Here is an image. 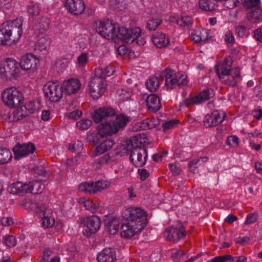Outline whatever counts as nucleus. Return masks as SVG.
<instances>
[{
  "instance_id": "nucleus-1",
  "label": "nucleus",
  "mask_w": 262,
  "mask_h": 262,
  "mask_svg": "<svg viewBox=\"0 0 262 262\" xmlns=\"http://www.w3.org/2000/svg\"><path fill=\"white\" fill-rule=\"evenodd\" d=\"M130 120L129 117L124 115H117L115 120H110L100 124L97 127V133L89 134L87 139L95 144H98L106 136L116 134L120 130L123 129Z\"/></svg>"
},
{
  "instance_id": "nucleus-2",
  "label": "nucleus",
  "mask_w": 262,
  "mask_h": 262,
  "mask_svg": "<svg viewBox=\"0 0 262 262\" xmlns=\"http://www.w3.org/2000/svg\"><path fill=\"white\" fill-rule=\"evenodd\" d=\"M22 17L3 23L0 26V45H11L17 41L22 35Z\"/></svg>"
},
{
  "instance_id": "nucleus-3",
  "label": "nucleus",
  "mask_w": 262,
  "mask_h": 262,
  "mask_svg": "<svg viewBox=\"0 0 262 262\" xmlns=\"http://www.w3.org/2000/svg\"><path fill=\"white\" fill-rule=\"evenodd\" d=\"M136 137L126 140L122 145L123 149L130 152L129 158L136 167H143L147 158V151L140 145Z\"/></svg>"
},
{
  "instance_id": "nucleus-4",
  "label": "nucleus",
  "mask_w": 262,
  "mask_h": 262,
  "mask_svg": "<svg viewBox=\"0 0 262 262\" xmlns=\"http://www.w3.org/2000/svg\"><path fill=\"white\" fill-rule=\"evenodd\" d=\"M147 214L146 212L140 208L129 207L126 209L122 215L123 219L126 222H131L136 226L139 225L142 229L146 226L147 222L146 220Z\"/></svg>"
},
{
  "instance_id": "nucleus-5",
  "label": "nucleus",
  "mask_w": 262,
  "mask_h": 262,
  "mask_svg": "<svg viewBox=\"0 0 262 262\" xmlns=\"http://www.w3.org/2000/svg\"><path fill=\"white\" fill-rule=\"evenodd\" d=\"M19 72L16 61L13 58H6L0 63V76L6 80L16 79Z\"/></svg>"
},
{
  "instance_id": "nucleus-6",
  "label": "nucleus",
  "mask_w": 262,
  "mask_h": 262,
  "mask_svg": "<svg viewBox=\"0 0 262 262\" xmlns=\"http://www.w3.org/2000/svg\"><path fill=\"white\" fill-rule=\"evenodd\" d=\"M4 103L9 107L19 106L24 101V95L16 88L12 87L6 89L2 93Z\"/></svg>"
},
{
  "instance_id": "nucleus-7",
  "label": "nucleus",
  "mask_w": 262,
  "mask_h": 262,
  "mask_svg": "<svg viewBox=\"0 0 262 262\" xmlns=\"http://www.w3.org/2000/svg\"><path fill=\"white\" fill-rule=\"evenodd\" d=\"M43 91L45 96L50 101L57 102L62 96V86L57 81H50L44 86Z\"/></svg>"
},
{
  "instance_id": "nucleus-8",
  "label": "nucleus",
  "mask_w": 262,
  "mask_h": 262,
  "mask_svg": "<svg viewBox=\"0 0 262 262\" xmlns=\"http://www.w3.org/2000/svg\"><path fill=\"white\" fill-rule=\"evenodd\" d=\"M96 30L98 33L104 38L108 39H115L117 24H113L112 21L107 20L100 21L96 25Z\"/></svg>"
},
{
  "instance_id": "nucleus-9",
  "label": "nucleus",
  "mask_w": 262,
  "mask_h": 262,
  "mask_svg": "<svg viewBox=\"0 0 262 262\" xmlns=\"http://www.w3.org/2000/svg\"><path fill=\"white\" fill-rule=\"evenodd\" d=\"M166 239L174 242L183 239L187 235L183 224L179 221L175 226L167 228L164 233Z\"/></svg>"
},
{
  "instance_id": "nucleus-10",
  "label": "nucleus",
  "mask_w": 262,
  "mask_h": 262,
  "mask_svg": "<svg viewBox=\"0 0 262 262\" xmlns=\"http://www.w3.org/2000/svg\"><path fill=\"white\" fill-rule=\"evenodd\" d=\"M89 87L91 96L94 99H97L101 97L106 91L105 80L95 76L90 81Z\"/></svg>"
},
{
  "instance_id": "nucleus-11",
  "label": "nucleus",
  "mask_w": 262,
  "mask_h": 262,
  "mask_svg": "<svg viewBox=\"0 0 262 262\" xmlns=\"http://www.w3.org/2000/svg\"><path fill=\"white\" fill-rule=\"evenodd\" d=\"M116 36L115 38L120 39L127 43H134V40L137 37V34L141 33L139 27L133 29H128L123 27H120L117 24L116 29Z\"/></svg>"
},
{
  "instance_id": "nucleus-12",
  "label": "nucleus",
  "mask_w": 262,
  "mask_h": 262,
  "mask_svg": "<svg viewBox=\"0 0 262 262\" xmlns=\"http://www.w3.org/2000/svg\"><path fill=\"white\" fill-rule=\"evenodd\" d=\"M36 213L41 219L42 226L45 228H51L55 224L54 219L51 216L52 211L47 208L46 204L37 203Z\"/></svg>"
},
{
  "instance_id": "nucleus-13",
  "label": "nucleus",
  "mask_w": 262,
  "mask_h": 262,
  "mask_svg": "<svg viewBox=\"0 0 262 262\" xmlns=\"http://www.w3.org/2000/svg\"><path fill=\"white\" fill-rule=\"evenodd\" d=\"M214 95V91L211 89H207L202 91L194 97L184 100L183 103L186 106L200 104L209 100Z\"/></svg>"
},
{
  "instance_id": "nucleus-14",
  "label": "nucleus",
  "mask_w": 262,
  "mask_h": 262,
  "mask_svg": "<svg viewBox=\"0 0 262 262\" xmlns=\"http://www.w3.org/2000/svg\"><path fill=\"white\" fill-rule=\"evenodd\" d=\"M39 63V60L36 56L31 53H28L21 57L19 66L23 70L32 73L37 69Z\"/></svg>"
},
{
  "instance_id": "nucleus-15",
  "label": "nucleus",
  "mask_w": 262,
  "mask_h": 262,
  "mask_svg": "<svg viewBox=\"0 0 262 262\" xmlns=\"http://www.w3.org/2000/svg\"><path fill=\"white\" fill-rule=\"evenodd\" d=\"M108 186L106 181H99L94 183L83 182L79 186V190L81 192L90 193H95L97 191H100Z\"/></svg>"
},
{
  "instance_id": "nucleus-16",
  "label": "nucleus",
  "mask_w": 262,
  "mask_h": 262,
  "mask_svg": "<svg viewBox=\"0 0 262 262\" xmlns=\"http://www.w3.org/2000/svg\"><path fill=\"white\" fill-rule=\"evenodd\" d=\"M116 115V112L114 108L110 106H103L95 111L93 118L94 122L98 123L106 121Z\"/></svg>"
},
{
  "instance_id": "nucleus-17",
  "label": "nucleus",
  "mask_w": 262,
  "mask_h": 262,
  "mask_svg": "<svg viewBox=\"0 0 262 262\" xmlns=\"http://www.w3.org/2000/svg\"><path fill=\"white\" fill-rule=\"evenodd\" d=\"M233 60L230 57L225 58L223 61L219 63L215 66V71L220 79H224L226 76L232 72Z\"/></svg>"
},
{
  "instance_id": "nucleus-18",
  "label": "nucleus",
  "mask_w": 262,
  "mask_h": 262,
  "mask_svg": "<svg viewBox=\"0 0 262 262\" xmlns=\"http://www.w3.org/2000/svg\"><path fill=\"white\" fill-rule=\"evenodd\" d=\"M224 112L215 111L211 115L207 114L204 119V124L206 127L216 126L221 123L225 118Z\"/></svg>"
},
{
  "instance_id": "nucleus-19",
  "label": "nucleus",
  "mask_w": 262,
  "mask_h": 262,
  "mask_svg": "<svg viewBox=\"0 0 262 262\" xmlns=\"http://www.w3.org/2000/svg\"><path fill=\"white\" fill-rule=\"evenodd\" d=\"M83 224L84 227L86 228L85 229L86 236H89L92 234L95 233L99 230L101 226V221L98 216L93 215L83 219Z\"/></svg>"
},
{
  "instance_id": "nucleus-20",
  "label": "nucleus",
  "mask_w": 262,
  "mask_h": 262,
  "mask_svg": "<svg viewBox=\"0 0 262 262\" xmlns=\"http://www.w3.org/2000/svg\"><path fill=\"white\" fill-rule=\"evenodd\" d=\"M35 150L34 145L31 143L28 144H17L13 148L14 158L15 159H20L23 157L33 153Z\"/></svg>"
},
{
  "instance_id": "nucleus-21",
  "label": "nucleus",
  "mask_w": 262,
  "mask_h": 262,
  "mask_svg": "<svg viewBox=\"0 0 262 262\" xmlns=\"http://www.w3.org/2000/svg\"><path fill=\"white\" fill-rule=\"evenodd\" d=\"M64 6L68 12L76 15L82 14L85 9L83 0H65Z\"/></svg>"
},
{
  "instance_id": "nucleus-22",
  "label": "nucleus",
  "mask_w": 262,
  "mask_h": 262,
  "mask_svg": "<svg viewBox=\"0 0 262 262\" xmlns=\"http://www.w3.org/2000/svg\"><path fill=\"white\" fill-rule=\"evenodd\" d=\"M133 222H126L123 224L121 228V234L122 237L125 238H130L135 234L140 232L143 229L139 225L136 226L133 224Z\"/></svg>"
},
{
  "instance_id": "nucleus-23",
  "label": "nucleus",
  "mask_w": 262,
  "mask_h": 262,
  "mask_svg": "<svg viewBox=\"0 0 262 262\" xmlns=\"http://www.w3.org/2000/svg\"><path fill=\"white\" fill-rule=\"evenodd\" d=\"M241 69L236 67L232 70L229 75L226 76L224 79H222V83L226 85L235 87L241 80Z\"/></svg>"
},
{
  "instance_id": "nucleus-24",
  "label": "nucleus",
  "mask_w": 262,
  "mask_h": 262,
  "mask_svg": "<svg viewBox=\"0 0 262 262\" xmlns=\"http://www.w3.org/2000/svg\"><path fill=\"white\" fill-rule=\"evenodd\" d=\"M8 190L12 194L23 196L27 193H30L29 183H23L19 182L13 183L9 186Z\"/></svg>"
},
{
  "instance_id": "nucleus-25",
  "label": "nucleus",
  "mask_w": 262,
  "mask_h": 262,
  "mask_svg": "<svg viewBox=\"0 0 262 262\" xmlns=\"http://www.w3.org/2000/svg\"><path fill=\"white\" fill-rule=\"evenodd\" d=\"M97 259L98 262H114L116 260V252L112 248H104L98 253Z\"/></svg>"
},
{
  "instance_id": "nucleus-26",
  "label": "nucleus",
  "mask_w": 262,
  "mask_h": 262,
  "mask_svg": "<svg viewBox=\"0 0 262 262\" xmlns=\"http://www.w3.org/2000/svg\"><path fill=\"white\" fill-rule=\"evenodd\" d=\"M50 44V39L48 36L43 34L40 35L35 44L34 50L39 52H42L43 54H45L47 52Z\"/></svg>"
},
{
  "instance_id": "nucleus-27",
  "label": "nucleus",
  "mask_w": 262,
  "mask_h": 262,
  "mask_svg": "<svg viewBox=\"0 0 262 262\" xmlns=\"http://www.w3.org/2000/svg\"><path fill=\"white\" fill-rule=\"evenodd\" d=\"M154 44L159 48L166 47L169 43L168 37L162 32H157L152 37Z\"/></svg>"
},
{
  "instance_id": "nucleus-28",
  "label": "nucleus",
  "mask_w": 262,
  "mask_h": 262,
  "mask_svg": "<svg viewBox=\"0 0 262 262\" xmlns=\"http://www.w3.org/2000/svg\"><path fill=\"white\" fill-rule=\"evenodd\" d=\"M65 92L68 95L76 94L81 88V83L78 79H70L63 83Z\"/></svg>"
},
{
  "instance_id": "nucleus-29",
  "label": "nucleus",
  "mask_w": 262,
  "mask_h": 262,
  "mask_svg": "<svg viewBox=\"0 0 262 262\" xmlns=\"http://www.w3.org/2000/svg\"><path fill=\"white\" fill-rule=\"evenodd\" d=\"M163 76L165 78V86L167 89H174L178 86V83H176V73H174V71L166 69L163 72Z\"/></svg>"
},
{
  "instance_id": "nucleus-30",
  "label": "nucleus",
  "mask_w": 262,
  "mask_h": 262,
  "mask_svg": "<svg viewBox=\"0 0 262 262\" xmlns=\"http://www.w3.org/2000/svg\"><path fill=\"white\" fill-rule=\"evenodd\" d=\"M146 105L148 109L152 112L159 110L161 107V104L159 97L156 94L149 95L146 99Z\"/></svg>"
},
{
  "instance_id": "nucleus-31",
  "label": "nucleus",
  "mask_w": 262,
  "mask_h": 262,
  "mask_svg": "<svg viewBox=\"0 0 262 262\" xmlns=\"http://www.w3.org/2000/svg\"><path fill=\"white\" fill-rule=\"evenodd\" d=\"M114 144L115 142L112 138L106 139L96 147L94 154L95 156L102 154L110 150Z\"/></svg>"
},
{
  "instance_id": "nucleus-32",
  "label": "nucleus",
  "mask_w": 262,
  "mask_h": 262,
  "mask_svg": "<svg viewBox=\"0 0 262 262\" xmlns=\"http://www.w3.org/2000/svg\"><path fill=\"white\" fill-rule=\"evenodd\" d=\"M115 68L113 66H108L105 68H101L96 69L95 70V76L100 78L101 79L105 78L107 76H110L113 74L115 72Z\"/></svg>"
},
{
  "instance_id": "nucleus-33",
  "label": "nucleus",
  "mask_w": 262,
  "mask_h": 262,
  "mask_svg": "<svg viewBox=\"0 0 262 262\" xmlns=\"http://www.w3.org/2000/svg\"><path fill=\"white\" fill-rule=\"evenodd\" d=\"M247 19L252 23H258L262 21V9L256 8L248 12Z\"/></svg>"
},
{
  "instance_id": "nucleus-34",
  "label": "nucleus",
  "mask_w": 262,
  "mask_h": 262,
  "mask_svg": "<svg viewBox=\"0 0 262 262\" xmlns=\"http://www.w3.org/2000/svg\"><path fill=\"white\" fill-rule=\"evenodd\" d=\"M217 0H200L199 6L202 10L211 11L217 7Z\"/></svg>"
},
{
  "instance_id": "nucleus-35",
  "label": "nucleus",
  "mask_w": 262,
  "mask_h": 262,
  "mask_svg": "<svg viewBox=\"0 0 262 262\" xmlns=\"http://www.w3.org/2000/svg\"><path fill=\"white\" fill-rule=\"evenodd\" d=\"M12 158V155L9 149L0 147V165L9 163Z\"/></svg>"
},
{
  "instance_id": "nucleus-36",
  "label": "nucleus",
  "mask_w": 262,
  "mask_h": 262,
  "mask_svg": "<svg viewBox=\"0 0 262 262\" xmlns=\"http://www.w3.org/2000/svg\"><path fill=\"white\" fill-rule=\"evenodd\" d=\"M30 193H40L45 188V185L41 181L34 180L29 182Z\"/></svg>"
},
{
  "instance_id": "nucleus-37",
  "label": "nucleus",
  "mask_w": 262,
  "mask_h": 262,
  "mask_svg": "<svg viewBox=\"0 0 262 262\" xmlns=\"http://www.w3.org/2000/svg\"><path fill=\"white\" fill-rule=\"evenodd\" d=\"M159 124L158 120L156 118H147L141 123L140 127L142 129H149L156 127Z\"/></svg>"
},
{
  "instance_id": "nucleus-38",
  "label": "nucleus",
  "mask_w": 262,
  "mask_h": 262,
  "mask_svg": "<svg viewBox=\"0 0 262 262\" xmlns=\"http://www.w3.org/2000/svg\"><path fill=\"white\" fill-rule=\"evenodd\" d=\"M147 89L150 92L156 91L160 86V81L157 77L149 78L146 82Z\"/></svg>"
},
{
  "instance_id": "nucleus-39",
  "label": "nucleus",
  "mask_w": 262,
  "mask_h": 262,
  "mask_svg": "<svg viewBox=\"0 0 262 262\" xmlns=\"http://www.w3.org/2000/svg\"><path fill=\"white\" fill-rule=\"evenodd\" d=\"M13 112V120L14 121L23 119L28 116V113L24 110V107L21 104Z\"/></svg>"
},
{
  "instance_id": "nucleus-40",
  "label": "nucleus",
  "mask_w": 262,
  "mask_h": 262,
  "mask_svg": "<svg viewBox=\"0 0 262 262\" xmlns=\"http://www.w3.org/2000/svg\"><path fill=\"white\" fill-rule=\"evenodd\" d=\"M105 224L108 227L111 234H115L119 230V224L118 221L116 219L107 220L105 221Z\"/></svg>"
},
{
  "instance_id": "nucleus-41",
  "label": "nucleus",
  "mask_w": 262,
  "mask_h": 262,
  "mask_svg": "<svg viewBox=\"0 0 262 262\" xmlns=\"http://www.w3.org/2000/svg\"><path fill=\"white\" fill-rule=\"evenodd\" d=\"M40 103L37 101H31L29 102L26 105L23 106L24 110L29 114H32L38 111L40 108Z\"/></svg>"
},
{
  "instance_id": "nucleus-42",
  "label": "nucleus",
  "mask_w": 262,
  "mask_h": 262,
  "mask_svg": "<svg viewBox=\"0 0 262 262\" xmlns=\"http://www.w3.org/2000/svg\"><path fill=\"white\" fill-rule=\"evenodd\" d=\"M162 22V20L161 19L152 18L147 21L146 27L149 31H155Z\"/></svg>"
},
{
  "instance_id": "nucleus-43",
  "label": "nucleus",
  "mask_w": 262,
  "mask_h": 262,
  "mask_svg": "<svg viewBox=\"0 0 262 262\" xmlns=\"http://www.w3.org/2000/svg\"><path fill=\"white\" fill-rule=\"evenodd\" d=\"M234 261V257L231 255L227 254L225 255L217 256L214 257L208 262H233Z\"/></svg>"
},
{
  "instance_id": "nucleus-44",
  "label": "nucleus",
  "mask_w": 262,
  "mask_h": 262,
  "mask_svg": "<svg viewBox=\"0 0 262 262\" xmlns=\"http://www.w3.org/2000/svg\"><path fill=\"white\" fill-rule=\"evenodd\" d=\"M86 210L90 211L92 213L96 212L99 207V205L96 203L92 201V200H85L82 202Z\"/></svg>"
},
{
  "instance_id": "nucleus-45",
  "label": "nucleus",
  "mask_w": 262,
  "mask_h": 262,
  "mask_svg": "<svg viewBox=\"0 0 262 262\" xmlns=\"http://www.w3.org/2000/svg\"><path fill=\"white\" fill-rule=\"evenodd\" d=\"M177 23L180 26L189 27L192 24V20L189 16H182L177 19Z\"/></svg>"
},
{
  "instance_id": "nucleus-46",
  "label": "nucleus",
  "mask_w": 262,
  "mask_h": 262,
  "mask_svg": "<svg viewBox=\"0 0 262 262\" xmlns=\"http://www.w3.org/2000/svg\"><path fill=\"white\" fill-rule=\"evenodd\" d=\"M176 83H178V86L185 85L187 84V77L185 74L182 72H178L176 73Z\"/></svg>"
},
{
  "instance_id": "nucleus-47",
  "label": "nucleus",
  "mask_w": 262,
  "mask_h": 262,
  "mask_svg": "<svg viewBox=\"0 0 262 262\" xmlns=\"http://www.w3.org/2000/svg\"><path fill=\"white\" fill-rule=\"evenodd\" d=\"M89 54L86 52L82 53L78 57L77 64L79 67H83L88 61Z\"/></svg>"
},
{
  "instance_id": "nucleus-48",
  "label": "nucleus",
  "mask_w": 262,
  "mask_h": 262,
  "mask_svg": "<svg viewBox=\"0 0 262 262\" xmlns=\"http://www.w3.org/2000/svg\"><path fill=\"white\" fill-rule=\"evenodd\" d=\"M110 156L108 154H106L103 156L97 159L94 162V165L97 168L100 167L102 165L107 164L110 160Z\"/></svg>"
},
{
  "instance_id": "nucleus-49",
  "label": "nucleus",
  "mask_w": 262,
  "mask_h": 262,
  "mask_svg": "<svg viewBox=\"0 0 262 262\" xmlns=\"http://www.w3.org/2000/svg\"><path fill=\"white\" fill-rule=\"evenodd\" d=\"M53 254V251L48 248H45L42 250L41 254L40 256V262H49L50 257Z\"/></svg>"
},
{
  "instance_id": "nucleus-50",
  "label": "nucleus",
  "mask_w": 262,
  "mask_h": 262,
  "mask_svg": "<svg viewBox=\"0 0 262 262\" xmlns=\"http://www.w3.org/2000/svg\"><path fill=\"white\" fill-rule=\"evenodd\" d=\"M219 2H225V5L227 8L233 9L239 6L243 0H217Z\"/></svg>"
},
{
  "instance_id": "nucleus-51",
  "label": "nucleus",
  "mask_w": 262,
  "mask_h": 262,
  "mask_svg": "<svg viewBox=\"0 0 262 262\" xmlns=\"http://www.w3.org/2000/svg\"><path fill=\"white\" fill-rule=\"evenodd\" d=\"M39 30L45 31L49 27V20L47 17H42L37 25Z\"/></svg>"
},
{
  "instance_id": "nucleus-52",
  "label": "nucleus",
  "mask_w": 262,
  "mask_h": 262,
  "mask_svg": "<svg viewBox=\"0 0 262 262\" xmlns=\"http://www.w3.org/2000/svg\"><path fill=\"white\" fill-rule=\"evenodd\" d=\"M92 121L89 119H83L76 123L77 127L81 130L87 129L92 124Z\"/></svg>"
},
{
  "instance_id": "nucleus-53",
  "label": "nucleus",
  "mask_w": 262,
  "mask_h": 262,
  "mask_svg": "<svg viewBox=\"0 0 262 262\" xmlns=\"http://www.w3.org/2000/svg\"><path fill=\"white\" fill-rule=\"evenodd\" d=\"M260 4V0H244L243 5L246 9H249L253 7L258 6Z\"/></svg>"
},
{
  "instance_id": "nucleus-54",
  "label": "nucleus",
  "mask_w": 262,
  "mask_h": 262,
  "mask_svg": "<svg viewBox=\"0 0 262 262\" xmlns=\"http://www.w3.org/2000/svg\"><path fill=\"white\" fill-rule=\"evenodd\" d=\"M28 12L33 18L39 14L40 8L37 5L31 4L28 6Z\"/></svg>"
},
{
  "instance_id": "nucleus-55",
  "label": "nucleus",
  "mask_w": 262,
  "mask_h": 262,
  "mask_svg": "<svg viewBox=\"0 0 262 262\" xmlns=\"http://www.w3.org/2000/svg\"><path fill=\"white\" fill-rule=\"evenodd\" d=\"M83 144L80 141H77L73 144L69 145V149L72 150L73 152H79L83 148Z\"/></svg>"
},
{
  "instance_id": "nucleus-56",
  "label": "nucleus",
  "mask_w": 262,
  "mask_h": 262,
  "mask_svg": "<svg viewBox=\"0 0 262 262\" xmlns=\"http://www.w3.org/2000/svg\"><path fill=\"white\" fill-rule=\"evenodd\" d=\"M178 121L176 120L172 119L162 124L163 130L165 132L166 130L172 128L174 125L178 124Z\"/></svg>"
},
{
  "instance_id": "nucleus-57",
  "label": "nucleus",
  "mask_w": 262,
  "mask_h": 262,
  "mask_svg": "<svg viewBox=\"0 0 262 262\" xmlns=\"http://www.w3.org/2000/svg\"><path fill=\"white\" fill-rule=\"evenodd\" d=\"M257 216L258 214L255 212L248 214L245 224L248 225L255 223L257 220Z\"/></svg>"
},
{
  "instance_id": "nucleus-58",
  "label": "nucleus",
  "mask_w": 262,
  "mask_h": 262,
  "mask_svg": "<svg viewBox=\"0 0 262 262\" xmlns=\"http://www.w3.org/2000/svg\"><path fill=\"white\" fill-rule=\"evenodd\" d=\"M198 34H199L200 37H201V42L205 43L209 40V32L207 30H204L202 31H198Z\"/></svg>"
},
{
  "instance_id": "nucleus-59",
  "label": "nucleus",
  "mask_w": 262,
  "mask_h": 262,
  "mask_svg": "<svg viewBox=\"0 0 262 262\" xmlns=\"http://www.w3.org/2000/svg\"><path fill=\"white\" fill-rule=\"evenodd\" d=\"M138 173L140 176V179L142 181H145L150 176L149 172L146 169H139Z\"/></svg>"
},
{
  "instance_id": "nucleus-60",
  "label": "nucleus",
  "mask_w": 262,
  "mask_h": 262,
  "mask_svg": "<svg viewBox=\"0 0 262 262\" xmlns=\"http://www.w3.org/2000/svg\"><path fill=\"white\" fill-rule=\"evenodd\" d=\"M5 244L9 247H14L16 244V238L13 235H8L6 237Z\"/></svg>"
},
{
  "instance_id": "nucleus-61",
  "label": "nucleus",
  "mask_w": 262,
  "mask_h": 262,
  "mask_svg": "<svg viewBox=\"0 0 262 262\" xmlns=\"http://www.w3.org/2000/svg\"><path fill=\"white\" fill-rule=\"evenodd\" d=\"M224 40L227 43H233L234 42V37L231 31H228L224 36Z\"/></svg>"
},
{
  "instance_id": "nucleus-62",
  "label": "nucleus",
  "mask_w": 262,
  "mask_h": 262,
  "mask_svg": "<svg viewBox=\"0 0 262 262\" xmlns=\"http://www.w3.org/2000/svg\"><path fill=\"white\" fill-rule=\"evenodd\" d=\"M82 114V113L81 111L78 110H74L73 112L69 113L68 117L69 118L77 120L78 118H79Z\"/></svg>"
},
{
  "instance_id": "nucleus-63",
  "label": "nucleus",
  "mask_w": 262,
  "mask_h": 262,
  "mask_svg": "<svg viewBox=\"0 0 262 262\" xmlns=\"http://www.w3.org/2000/svg\"><path fill=\"white\" fill-rule=\"evenodd\" d=\"M226 144L230 146H237L238 144V138L236 136L228 137L226 140Z\"/></svg>"
},
{
  "instance_id": "nucleus-64",
  "label": "nucleus",
  "mask_w": 262,
  "mask_h": 262,
  "mask_svg": "<svg viewBox=\"0 0 262 262\" xmlns=\"http://www.w3.org/2000/svg\"><path fill=\"white\" fill-rule=\"evenodd\" d=\"M1 223L4 226H9L13 224V221L10 217H3L1 220Z\"/></svg>"
}]
</instances>
